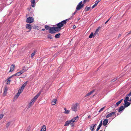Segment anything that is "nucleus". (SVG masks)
I'll use <instances>...</instances> for the list:
<instances>
[{
	"label": "nucleus",
	"instance_id": "obj_1",
	"mask_svg": "<svg viewBox=\"0 0 131 131\" xmlns=\"http://www.w3.org/2000/svg\"><path fill=\"white\" fill-rule=\"evenodd\" d=\"M67 20V19L64 20L58 23L57 25V27H51L49 29V32L53 34L55 33L56 31H59L61 29V28L66 24Z\"/></svg>",
	"mask_w": 131,
	"mask_h": 131
},
{
	"label": "nucleus",
	"instance_id": "obj_2",
	"mask_svg": "<svg viewBox=\"0 0 131 131\" xmlns=\"http://www.w3.org/2000/svg\"><path fill=\"white\" fill-rule=\"evenodd\" d=\"M79 105L78 103H75L73 104L71 106V108L73 111L75 112L78 111L79 109Z\"/></svg>",
	"mask_w": 131,
	"mask_h": 131
},
{
	"label": "nucleus",
	"instance_id": "obj_3",
	"mask_svg": "<svg viewBox=\"0 0 131 131\" xmlns=\"http://www.w3.org/2000/svg\"><path fill=\"white\" fill-rule=\"evenodd\" d=\"M40 93H38L35 97L32 99L31 100L30 102L28 104V106L30 107L31 105H32L36 101V100L39 96H40Z\"/></svg>",
	"mask_w": 131,
	"mask_h": 131
},
{
	"label": "nucleus",
	"instance_id": "obj_4",
	"mask_svg": "<svg viewBox=\"0 0 131 131\" xmlns=\"http://www.w3.org/2000/svg\"><path fill=\"white\" fill-rule=\"evenodd\" d=\"M82 1H81L79 3L76 7V9L77 10H79L84 7V4H82Z\"/></svg>",
	"mask_w": 131,
	"mask_h": 131
},
{
	"label": "nucleus",
	"instance_id": "obj_5",
	"mask_svg": "<svg viewBox=\"0 0 131 131\" xmlns=\"http://www.w3.org/2000/svg\"><path fill=\"white\" fill-rule=\"evenodd\" d=\"M34 21L33 18L31 17H30L27 19L26 21L27 23H31Z\"/></svg>",
	"mask_w": 131,
	"mask_h": 131
},
{
	"label": "nucleus",
	"instance_id": "obj_6",
	"mask_svg": "<svg viewBox=\"0 0 131 131\" xmlns=\"http://www.w3.org/2000/svg\"><path fill=\"white\" fill-rule=\"evenodd\" d=\"M115 112H113L108 114L106 116V118H108L109 117H111L114 116Z\"/></svg>",
	"mask_w": 131,
	"mask_h": 131
},
{
	"label": "nucleus",
	"instance_id": "obj_7",
	"mask_svg": "<svg viewBox=\"0 0 131 131\" xmlns=\"http://www.w3.org/2000/svg\"><path fill=\"white\" fill-rule=\"evenodd\" d=\"M8 88L7 86H5L4 88V92L3 95V96H6L7 93Z\"/></svg>",
	"mask_w": 131,
	"mask_h": 131
},
{
	"label": "nucleus",
	"instance_id": "obj_8",
	"mask_svg": "<svg viewBox=\"0 0 131 131\" xmlns=\"http://www.w3.org/2000/svg\"><path fill=\"white\" fill-rule=\"evenodd\" d=\"M79 119V117L78 116H77L76 117L72 118L71 120L72 122H77Z\"/></svg>",
	"mask_w": 131,
	"mask_h": 131
},
{
	"label": "nucleus",
	"instance_id": "obj_9",
	"mask_svg": "<svg viewBox=\"0 0 131 131\" xmlns=\"http://www.w3.org/2000/svg\"><path fill=\"white\" fill-rule=\"evenodd\" d=\"M98 29H97L96 31H95V33H94V35H93V32H91V34H90V35L89 36V37L90 38H91L93 36L94 37L95 36V35L97 33V32L98 31Z\"/></svg>",
	"mask_w": 131,
	"mask_h": 131
},
{
	"label": "nucleus",
	"instance_id": "obj_10",
	"mask_svg": "<svg viewBox=\"0 0 131 131\" xmlns=\"http://www.w3.org/2000/svg\"><path fill=\"white\" fill-rule=\"evenodd\" d=\"M15 68V65L14 64H12L11 66L10 70L9 71L8 73L13 71Z\"/></svg>",
	"mask_w": 131,
	"mask_h": 131
},
{
	"label": "nucleus",
	"instance_id": "obj_11",
	"mask_svg": "<svg viewBox=\"0 0 131 131\" xmlns=\"http://www.w3.org/2000/svg\"><path fill=\"white\" fill-rule=\"evenodd\" d=\"M26 28L29 29V31L31 30L32 28L30 24H26Z\"/></svg>",
	"mask_w": 131,
	"mask_h": 131
},
{
	"label": "nucleus",
	"instance_id": "obj_12",
	"mask_svg": "<svg viewBox=\"0 0 131 131\" xmlns=\"http://www.w3.org/2000/svg\"><path fill=\"white\" fill-rule=\"evenodd\" d=\"M22 68L23 69H22L20 71V72L21 74H22L25 71H26L28 69V68L26 70V69H25V66L23 67Z\"/></svg>",
	"mask_w": 131,
	"mask_h": 131
},
{
	"label": "nucleus",
	"instance_id": "obj_13",
	"mask_svg": "<svg viewBox=\"0 0 131 131\" xmlns=\"http://www.w3.org/2000/svg\"><path fill=\"white\" fill-rule=\"evenodd\" d=\"M11 78V77H9L7 78L6 80V84H9L11 82V80L10 79Z\"/></svg>",
	"mask_w": 131,
	"mask_h": 131
},
{
	"label": "nucleus",
	"instance_id": "obj_14",
	"mask_svg": "<svg viewBox=\"0 0 131 131\" xmlns=\"http://www.w3.org/2000/svg\"><path fill=\"white\" fill-rule=\"evenodd\" d=\"M124 102L125 103L124 106L126 107L130 105V103L126 101V102Z\"/></svg>",
	"mask_w": 131,
	"mask_h": 131
},
{
	"label": "nucleus",
	"instance_id": "obj_15",
	"mask_svg": "<svg viewBox=\"0 0 131 131\" xmlns=\"http://www.w3.org/2000/svg\"><path fill=\"white\" fill-rule=\"evenodd\" d=\"M108 122V120L107 119H105L103 122V125L104 126L106 125Z\"/></svg>",
	"mask_w": 131,
	"mask_h": 131
},
{
	"label": "nucleus",
	"instance_id": "obj_16",
	"mask_svg": "<svg viewBox=\"0 0 131 131\" xmlns=\"http://www.w3.org/2000/svg\"><path fill=\"white\" fill-rule=\"evenodd\" d=\"M94 92V90H93L90 91V92L87 93L85 95V97L90 95Z\"/></svg>",
	"mask_w": 131,
	"mask_h": 131
},
{
	"label": "nucleus",
	"instance_id": "obj_17",
	"mask_svg": "<svg viewBox=\"0 0 131 131\" xmlns=\"http://www.w3.org/2000/svg\"><path fill=\"white\" fill-rule=\"evenodd\" d=\"M32 6L34 7L35 6V0H31V1Z\"/></svg>",
	"mask_w": 131,
	"mask_h": 131
},
{
	"label": "nucleus",
	"instance_id": "obj_18",
	"mask_svg": "<svg viewBox=\"0 0 131 131\" xmlns=\"http://www.w3.org/2000/svg\"><path fill=\"white\" fill-rule=\"evenodd\" d=\"M124 109L125 107L122 106L120 107L119 109H118V111L119 112H120L124 110Z\"/></svg>",
	"mask_w": 131,
	"mask_h": 131
},
{
	"label": "nucleus",
	"instance_id": "obj_19",
	"mask_svg": "<svg viewBox=\"0 0 131 131\" xmlns=\"http://www.w3.org/2000/svg\"><path fill=\"white\" fill-rule=\"evenodd\" d=\"M70 123H71V120L68 121L66 122L64 125V126H68Z\"/></svg>",
	"mask_w": 131,
	"mask_h": 131
},
{
	"label": "nucleus",
	"instance_id": "obj_20",
	"mask_svg": "<svg viewBox=\"0 0 131 131\" xmlns=\"http://www.w3.org/2000/svg\"><path fill=\"white\" fill-rule=\"evenodd\" d=\"M46 126L44 125L42 127L40 131H46Z\"/></svg>",
	"mask_w": 131,
	"mask_h": 131
},
{
	"label": "nucleus",
	"instance_id": "obj_21",
	"mask_svg": "<svg viewBox=\"0 0 131 131\" xmlns=\"http://www.w3.org/2000/svg\"><path fill=\"white\" fill-rule=\"evenodd\" d=\"M57 100L56 99H53L51 102V104L53 105H55L56 104V101Z\"/></svg>",
	"mask_w": 131,
	"mask_h": 131
},
{
	"label": "nucleus",
	"instance_id": "obj_22",
	"mask_svg": "<svg viewBox=\"0 0 131 131\" xmlns=\"http://www.w3.org/2000/svg\"><path fill=\"white\" fill-rule=\"evenodd\" d=\"M64 110H65L64 113L65 114H68L70 112V111L69 110H67L66 108H64Z\"/></svg>",
	"mask_w": 131,
	"mask_h": 131
},
{
	"label": "nucleus",
	"instance_id": "obj_23",
	"mask_svg": "<svg viewBox=\"0 0 131 131\" xmlns=\"http://www.w3.org/2000/svg\"><path fill=\"white\" fill-rule=\"evenodd\" d=\"M99 2L100 1H96L95 4L92 6V8H93L95 7L96 6Z\"/></svg>",
	"mask_w": 131,
	"mask_h": 131
},
{
	"label": "nucleus",
	"instance_id": "obj_24",
	"mask_svg": "<svg viewBox=\"0 0 131 131\" xmlns=\"http://www.w3.org/2000/svg\"><path fill=\"white\" fill-rule=\"evenodd\" d=\"M95 124H93L92 125V126H90V129L91 130H93L94 129V128L95 126Z\"/></svg>",
	"mask_w": 131,
	"mask_h": 131
},
{
	"label": "nucleus",
	"instance_id": "obj_25",
	"mask_svg": "<svg viewBox=\"0 0 131 131\" xmlns=\"http://www.w3.org/2000/svg\"><path fill=\"white\" fill-rule=\"evenodd\" d=\"M51 27L48 26V25H46L45 26V28L47 30H49V29Z\"/></svg>",
	"mask_w": 131,
	"mask_h": 131
},
{
	"label": "nucleus",
	"instance_id": "obj_26",
	"mask_svg": "<svg viewBox=\"0 0 131 131\" xmlns=\"http://www.w3.org/2000/svg\"><path fill=\"white\" fill-rule=\"evenodd\" d=\"M27 84V82H25V83H24L23 85L21 88H23V89H24V88L26 85Z\"/></svg>",
	"mask_w": 131,
	"mask_h": 131
},
{
	"label": "nucleus",
	"instance_id": "obj_27",
	"mask_svg": "<svg viewBox=\"0 0 131 131\" xmlns=\"http://www.w3.org/2000/svg\"><path fill=\"white\" fill-rule=\"evenodd\" d=\"M123 100V99H122L121 100H120L116 104L117 106H118V105L121 103Z\"/></svg>",
	"mask_w": 131,
	"mask_h": 131
},
{
	"label": "nucleus",
	"instance_id": "obj_28",
	"mask_svg": "<svg viewBox=\"0 0 131 131\" xmlns=\"http://www.w3.org/2000/svg\"><path fill=\"white\" fill-rule=\"evenodd\" d=\"M61 34L59 33L55 35V37L56 38H59L60 37Z\"/></svg>",
	"mask_w": 131,
	"mask_h": 131
},
{
	"label": "nucleus",
	"instance_id": "obj_29",
	"mask_svg": "<svg viewBox=\"0 0 131 131\" xmlns=\"http://www.w3.org/2000/svg\"><path fill=\"white\" fill-rule=\"evenodd\" d=\"M11 122H9L7 123L6 125V127L7 128H8L11 124Z\"/></svg>",
	"mask_w": 131,
	"mask_h": 131
},
{
	"label": "nucleus",
	"instance_id": "obj_30",
	"mask_svg": "<svg viewBox=\"0 0 131 131\" xmlns=\"http://www.w3.org/2000/svg\"><path fill=\"white\" fill-rule=\"evenodd\" d=\"M47 37L48 38H49L50 39H52V35H50L49 34L47 35Z\"/></svg>",
	"mask_w": 131,
	"mask_h": 131
},
{
	"label": "nucleus",
	"instance_id": "obj_31",
	"mask_svg": "<svg viewBox=\"0 0 131 131\" xmlns=\"http://www.w3.org/2000/svg\"><path fill=\"white\" fill-rule=\"evenodd\" d=\"M90 7H89L88 6H86L85 7V12H87L89 10V9H90Z\"/></svg>",
	"mask_w": 131,
	"mask_h": 131
},
{
	"label": "nucleus",
	"instance_id": "obj_32",
	"mask_svg": "<svg viewBox=\"0 0 131 131\" xmlns=\"http://www.w3.org/2000/svg\"><path fill=\"white\" fill-rule=\"evenodd\" d=\"M129 97L128 96H127L126 97V98L124 100V101L126 102L127 101H129Z\"/></svg>",
	"mask_w": 131,
	"mask_h": 131
},
{
	"label": "nucleus",
	"instance_id": "obj_33",
	"mask_svg": "<svg viewBox=\"0 0 131 131\" xmlns=\"http://www.w3.org/2000/svg\"><path fill=\"white\" fill-rule=\"evenodd\" d=\"M23 89L21 88L19 90L18 92L21 93L23 92Z\"/></svg>",
	"mask_w": 131,
	"mask_h": 131
},
{
	"label": "nucleus",
	"instance_id": "obj_34",
	"mask_svg": "<svg viewBox=\"0 0 131 131\" xmlns=\"http://www.w3.org/2000/svg\"><path fill=\"white\" fill-rule=\"evenodd\" d=\"M21 74V73L20 71H19L18 72L16 73V76H18L20 75Z\"/></svg>",
	"mask_w": 131,
	"mask_h": 131
},
{
	"label": "nucleus",
	"instance_id": "obj_35",
	"mask_svg": "<svg viewBox=\"0 0 131 131\" xmlns=\"http://www.w3.org/2000/svg\"><path fill=\"white\" fill-rule=\"evenodd\" d=\"M36 52V51H35L34 52L32 53L31 54V57L32 58L34 55H35V53Z\"/></svg>",
	"mask_w": 131,
	"mask_h": 131
},
{
	"label": "nucleus",
	"instance_id": "obj_36",
	"mask_svg": "<svg viewBox=\"0 0 131 131\" xmlns=\"http://www.w3.org/2000/svg\"><path fill=\"white\" fill-rule=\"evenodd\" d=\"M105 106H104V107H103V108H102L101 109H100V110L99 111V112H100L101 111H103V110L105 108Z\"/></svg>",
	"mask_w": 131,
	"mask_h": 131
},
{
	"label": "nucleus",
	"instance_id": "obj_37",
	"mask_svg": "<svg viewBox=\"0 0 131 131\" xmlns=\"http://www.w3.org/2000/svg\"><path fill=\"white\" fill-rule=\"evenodd\" d=\"M4 115L3 114H0V120L2 118Z\"/></svg>",
	"mask_w": 131,
	"mask_h": 131
},
{
	"label": "nucleus",
	"instance_id": "obj_38",
	"mask_svg": "<svg viewBox=\"0 0 131 131\" xmlns=\"http://www.w3.org/2000/svg\"><path fill=\"white\" fill-rule=\"evenodd\" d=\"M18 96H17L16 95L14 97V100H16L17 98L18 97Z\"/></svg>",
	"mask_w": 131,
	"mask_h": 131
},
{
	"label": "nucleus",
	"instance_id": "obj_39",
	"mask_svg": "<svg viewBox=\"0 0 131 131\" xmlns=\"http://www.w3.org/2000/svg\"><path fill=\"white\" fill-rule=\"evenodd\" d=\"M71 123H70V125L72 127H73L74 126V124L73 123L74 122H72V121H71Z\"/></svg>",
	"mask_w": 131,
	"mask_h": 131
},
{
	"label": "nucleus",
	"instance_id": "obj_40",
	"mask_svg": "<svg viewBox=\"0 0 131 131\" xmlns=\"http://www.w3.org/2000/svg\"><path fill=\"white\" fill-rule=\"evenodd\" d=\"M89 0H84L83 2L84 4L86 2H88Z\"/></svg>",
	"mask_w": 131,
	"mask_h": 131
},
{
	"label": "nucleus",
	"instance_id": "obj_41",
	"mask_svg": "<svg viewBox=\"0 0 131 131\" xmlns=\"http://www.w3.org/2000/svg\"><path fill=\"white\" fill-rule=\"evenodd\" d=\"M77 12V10H76L75 11V12L72 14V17L73 16H74V15H75V14Z\"/></svg>",
	"mask_w": 131,
	"mask_h": 131
},
{
	"label": "nucleus",
	"instance_id": "obj_42",
	"mask_svg": "<svg viewBox=\"0 0 131 131\" xmlns=\"http://www.w3.org/2000/svg\"><path fill=\"white\" fill-rule=\"evenodd\" d=\"M117 79L116 78H114L112 80V82H113L116 81L117 80Z\"/></svg>",
	"mask_w": 131,
	"mask_h": 131
},
{
	"label": "nucleus",
	"instance_id": "obj_43",
	"mask_svg": "<svg viewBox=\"0 0 131 131\" xmlns=\"http://www.w3.org/2000/svg\"><path fill=\"white\" fill-rule=\"evenodd\" d=\"M38 27L37 26H34V29H38Z\"/></svg>",
	"mask_w": 131,
	"mask_h": 131
},
{
	"label": "nucleus",
	"instance_id": "obj_44",
	"mask_svg": "<svg viewBox=\"0 0 131 131\" xmlns=\"http://www.w3.org/2000/svg\"><path fill=\"white\" fill-rule=\"evenodd\" d=\"M20 94L19 92H18L16 94L17 96H18V97L19 96V95Z\"/></svg>",
	"mask_w": 131,
	"mask_h": 131
},
{
	"label": "nucleus",
	"instance_id": "obj_45",
	"mask_svg": "<svg viewBox=\"0 0 131 131\" xmlns=\"http://www.w3.org/2000/svg\"><path fill=\"white\" fill-rule=\"evenodd\" d=\"M112 17H111L107 20V21L105 23V24H106L108 22V21L109 20L111 19V18Z\"/></svg>",
	"mask_w": 131,
	"mask_h": 131
},
{
	"label": "nucleus",
	"instance_id": "obj_46",
	"mask_svg": "<svg viewBox=\"0 0 131 131\" xmlns=\"http://www.w3.org/2000/svg\"><path fill=\"white\" fill-rule=\"evenodd\" d=\"M75 28H76V26H75V25H73V27H72L73 29H75Z\"/></svg>",
	"mask_w": 131,
	"mask_h": 131
},
{
	"label": "nucleus",
	"instance_id": "obj_47",
	"mask_svg": "<svg viewBox=\"0 0 131 131\" xmlns=\"http://www.w3.org/2000/svg\"><path fill=\"white\" fill-rule=\"evenodd\" d=\"M15 76H16V74L12 75V76H10V77H11V78H12L13 77Z\"/></svg>",
	"mask_w": 131,
	"mask_h": 131
},
{
	"label": "nucleus",
	"instance_id": "obj_48",
	"mask_svg": "<svg viewBox=\"0 0 131 131\" xmlns=\"http://www.w3.org/2000/svg\"><path fill=\"white\" fill-rule=\"evenodd\" d=\"M127 95L128 96H129L131 95V94L130 93L129 94H128Z\"/></svg>",
	"mask_w": 131,
	"mask_h": 131
},
{
	"label": "nucleus",
	"instance_id": "obj_49",
	"mask_svg": "<svg viewBox=\"0 0 131 131\" xmlns=\"http://www.w3.org/2000/svg\"><path fill=\"white\" fill-rule=\"evenodd\" d=\"M102 124H100L98 126L100 127H101V126H102Z\"/></svg>",
	"mask_w": 131,
	"mask_h": 131
},
{
	"label": "nucleus",
	"instance_id": "obj_50",
	"mask_svg": "<svg viewBox=\"0 0 131 131\" xmlns=\"http://www.w3.org/2000/svg\"><path fill=\"white\" fill-rule=\"evenodd\" d=\"M121 36V34L119 35L118 36V38L120 37Z\"/></svg>",
	"mask_w": 131,
	"mask_h": 131
},
{
	"label": "nucleus",
	"instance_id": "obj_51",
	"mask_svg": "<svg viewBox=\"0 0 131 131\" xmlns=\"http://www.w3.org/2000/svg\"><path fill=\"white\" fill-rule=\"evenodd\" d=\"M128 32V34H130L131 33V31L130 32Z\"/></svg>",
	"mask_w": 131,
	"mask_h": 131
},
{
	"label": "nucleus",
	"instance_id": "obj_52",
	"mask_svg": "<svg viewBox=\"0 0 131 131\" xmlns=\"http://www.w3.org/2000/svg\"><path fill=\"white\" fill-rule=\"evenodd\" d=\"M45 29H42V31H45Z\"/></svg>",
	"mask_w": 131,
	"mask_h": 131
},
{
	"label": "nucleus",
	"instance_id": "obj_53",
	"mask_svg": "<svg viewBox=\"0 0 131 131\" xmlns=\"http://www.w3.org/2000/svg\"><path fill=\"white\" fill-rule=\"evenodd\" d=\"M100 124H102V121H100Z\"/></svg>",
	"mask_w": 131,
	"mask_h": 131
},
{
	"label": "nucleus",
	"instance_id": "obj_54",
	"mask_svg": "<svg viewBox=\"0 0 131 131\" xmlns=\"http://www.w3.org/2000/svg\"><path fill=\"white\" fill-rule=\"evenodd\" d=\"M100 127H101L98 126V127H97V128L99 129Z\"/></svg>",
	"mask_w": 131,
	"mask_h": 131
},
{
	"label": "nucleus",
	"instance_id": "obj_55",
	"mask_svg": "<svg viewBox=\"0 0 131 131\" xmlns=\"http://www.w3.org/2000/svg\"><path fill=\"white\" fill-rule=\"evenodd\" d=\"M100 127H101L98 126V127H97V128L99 129Z\"/></svg>",
	"mask_w": 131,
	"mask_h": 131
},
{
	"label": "nucleus",
	"instance_id": "obj_56",
	"mask_svg": "<svg viewBox=\"0 0 131 131\" xmlns=\"http://www.w3.org/2000/svg\"><path fill=\"white\" fill-rule=\"evenodd\" d=\"M99 129L98 128H97V129H96V131H98V130H99Z\"/></svg>",
	"mask_w": 131,
	"mask_h": 131
},
{
	"label": "nucleus",
	"instance_id": "obj_57",
	"mask_svg": "<svg viewBox=\"0 0 131 131\" xmlns=\"http://www.w3.org/2000/svg\"><path fill=\"white\" fill-rule=\"evenodd\" d=\"M29 129H27L26 131H29Z\"/></svg>",
	"mask_w": 131,
	"mask_h": 131
},
{
	"label": "nucleus",
	"instance_id": "obj_58",
	"mask_svg": "<svg viewBox=\"0 0 131 131\" xmlns=\"http://www.w3.org/2000/svg\"><path fill=\"white\" fill-rule=\"evenodd\" d=\"M129 101H131V97H130V99L129 100Z\"/></svg>",
	"mask_w": 131,
	"mask_h": 131
},
{
	"label": "nucleus",
	"instance_id": "obj_59",
	"mask_svg": "<svg viewBox=\"0 0 131 131\" xmlns=\"http://www.w3.org/2000/svg\"><path fill=\"white\" fill-rule=\"evenodd\" d=\"M100 131H103L102 130H100Z\"/></svg>",
	"mask_w": 131,
	"mask_h": 131
},
{
	"label": "nucleus",
	"instance_id": "obj_60",
	"mask_svg": "<svg viewBox=\"0 0 131 131\" xmlns=\"http://www.w3.org/2000/svg\"><path fill=\"white\" fill-rule=\"evenodd\" d=\"M130 94H131V92H130Z\"/></svg>",
	"mask_w": 131,
	"mask_h": 131
},
{
	"label": "nucleus",
	"instance_id": "obj_61",
	"mask_svg": "<svg viewBox=\"0 0 131 131\" xmlns=\"http://www.w3.org/2000/svg\"><path fill=\"white\" fill-rule=\"evenodd\" d=\"M79 20V19H78V20Z\"/></svg>",
	"mask_w": 131,
	"mask_h": 131
}]
</instances>
